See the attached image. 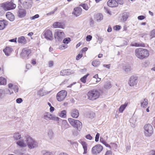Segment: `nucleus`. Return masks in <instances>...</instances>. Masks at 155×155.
I'll return each mask as SVG.
<instances>
[{
  "label": "nucleus",
  "instance_id": "obj_60",
  "mask_svg": "<svg viewBox=\"0 0 155 155\" xmlns=\"http://www.w3.org/2000/svg\"><path fill=\"white\" fill-rule=\"evenodd\" d=\"M16 38L10 39L9 40L11 42H16Z\"/></svg>",
  "mask_w": 155,
  "mask_h": 155
},
{
  "label": "nucleus",
  "instance_id": "obj_24",
  "mask_svg": "<svg viewBox=\"0 0 155 155\" xmlns=\"http://www.w3.org/2000/svg\"><path fill=\"white\" fill-rule=\"evenodd\" d=\"M6 16L7 18L11 21H13L15 19L14 15L10 12H7Z\"/></svg>",
  "mask_w": 155,
  "mask_h": 155
},
{
  "label": "nucleus",
  "instance_id": "obj_18",
  "mask_svg": "<svg viewBox=\"0 0 155 155\" xmlns=\"http://www.w3.org/2000/svg\"><path fill=\"white\" fill-rule=\"evenodd\" d=\"M53 27L54 28H64V25L63 23H61L58 22H56L54 23L53 25Z\"/></svg>",
  "mask_w": 155,
  "mask_h": 155
},
{
  "label": "nucleus",
  "instance_id": "obj_44",
  "mask_svg": "<svg viewBox=\"0 0 155 155\" xmlns=\"http://www.w3.org/2000/svg\"><path fill=\"white\" fill-rule=\"evenodd\" d=\"M111 87V86L110 82H107L104 85V87L106 89L110 88Z\"/></svg>",
  "mask_w": 155,
  "mask_h": 155
},
{
  "label": "nucleus",
  "instance_id": "obj_9",
  "mask_svg": "<svg viewBox=\"0 0 155 155\" xmlns=\"http://www.w3.org/2000/svg\"><path fill=\"white\" fill-rule=\"evenodd\" d=\"M103 149V147L100 144H97L92 148V153L93 154L97 155L100 153L102 151Z\"/></svg>",
  "mask_w": 155,
  "mask_h": 155
},
{
  "label": "nucleus",
  "instance_id": "obj_14",
  "mask_svg": "<svg viewBox=\"0 0 155 155\" xmlns=\"http://www.w3.org/2000/svg\"><path fill=\"white\" fill-rule=\"evenodd\" d=\"M107 4L108 6L111 7H116L118 5V2L115 0H109Z\"/></svg>",
  "mask_w": 155,
  "mask_h": 155
},
{
  "label": "nucleus",
  "instance_id": "obj_42",
  "mask_svg": "<svg viewBox=\"0 0 155 155\" xmlns=\"http://www.w3.org/2000/svg\"><path fill=\"white\" fill-rule=\"evenodd\" d=\"M5 96V91L2 90L0 89V100L3 98Z\"/></svg>",
  "mask_w": 155,
  "mask_h": 155
},
{
  "label": "nucleus",
  "instance_id": "obj_25",
  "mask_svg": "<svg viewBox=\"0 0 155 155\" xmlns=\"http://www.w3.org/2000/svg\"><path fill=\"white\" fill-rule=\"evenodd\" d=\"M6 55L8 56L10 55L11 52L12 51L11 48L9 47H6L3 50Z\"/></svg>",
  "mask_w": 155,
  "mask_h": 155
},
{
  "label": "nucleus",
  "instance_id": "obj_52",
  "mask_svg": "<svg viewBox=\"0 0 155 155\" xmlns=\"http://www.w3.org/2000/svg\"><path fill=\"white\" fill-rule=\"evenodd\" d=\"M92 38V36L91 35H88L86 37V40L87 41H90Z\"/></svg>",
  "mask_w": 155,
  "mask_h": 155
},
{
  "label": "nucleus",
  "instance_id": "obj_8",
  "mask_svg": "<svg viewBox=\"0 0 155 155\" xmlns=\"http://www.w3.org/2000/svg\"><path fill=\"white\" fill-rule=\"evenodd\" d=\"M67 92L64 90H62L59 92L57 95V99L58 101H63L67 96Z\"/></svg>",
  "mask_w": 155,
  "mask_h": 155
},
{
  "label": "nucleus",
  "instance_id": "obj_63",
  "mask_svg": "<svg viewBox=\"0 0 155 155\" xmlns=\"http://www.w3.org/2000/svg\"><path fill=\"white\" fill-rule=\"evenodd\" d=\"M31 67V65L30 64H28L26 65V68L29 69Z\"/></svg>",
  "mask_w": 155,
  "mask_h": 155
},
{
  "label": "nucleus",
  "instance_id": "obj_34",
  "mask_svg": "<svg viewBox=\"0 0 155 155\" xmlns=\"http://www.w3.org/2000/svg\"><path fill=\"white\" fill-rule=\"evenodd\" d=\"M132 46L135 47H144L145 45L144 43H142L140 44H138L135 43H132L130 45Z\"/></svg>",
  "mask_w": 155,
  "mask_h": 155
},
{
  "label": "nucleus",
  "instance_id": "obj_5",
  "mask_svg": "<svg viewBox=\"0 0 155 155\" xmlns=\"http://www.w3.org/2000/svg\"><path fill=\"white\" fill-rule=\"evenodd\" d=\"M144 129L145 135L147 137L151 136L153 133V127L150 124L145 125L144 127Z\"/></svg>",
  "mask_w": 155,
  "mask_h": 155
},
{
  "label": "nucleus",
  "instance_id": "obj_53",
  "mask_svg": "<svg viewBox=\"0 0 155 155\" xmlns=\"http://www.w3.org/2000/svg\"><path fill=\"white\" fill-rule=\"evenodd\" d=\"M99 136L100 134L99 133H97L95 137V141L96 142H97L98 141Z\"/></svg>",
  "mask_w": 155,
  "mask_h": 155
},
{
  "label": "nucleus",
  "instance_id": "obj_1",
  "mask_svg": "<svg viewBox=\"0 0 155 155\" xmlns=\"http://www.w3.org/2000/svg\"><path fill=\"white\" fill-rule=\"evenodd\" d=\"M135 56L140 59L147 58L149 55V51L146 49L139 48L135 50Z\"/></svg>",
  "mask_w": 155,
  "mask_h": 155
},
{
  "label": "nucleus",
  "instance_id": "obj_22",
  "mask_svg": "<svg viewBox=\"0 0 155 155\" xmlns=\"http://www.w3.org/2000/svg\"><path fill=\"white\" fill-rule=\"evenodd\" d=\"M18 42L19 43L25 45L27 41L24 37L21 36L18 38Z\"/></svg>",
  "mask_w": 155,
  "mask_h": 155
},
{
  "label": "nucleus",
  "instance_id": "obj_4",
  "mask_svg": "<svg viewBox=\"0 0 155 155\" xmlns=\"http://www.w3.org/2000/svg\"><path fill=\"white\" fill-rule=\"evenodd\" d=\"M68 120L70 124L78 130L80 131L81 129L82 125L81 122L78 120H74L72 118H69Z\"/></svg>",
  "mask_w": 155,
  "mask_h": 155
},
{
  "label": "nucleus",
  "instance_id": "obj_16",
  "mask_svg": "<svg viewBox=\"0 0 155 155\" xmlns=\"http://www.w3.org/2000/svg\"><path fill=\"white\" fill-rule=\"evenodd\" d=\"M82 8L80 7H77L74 9V12H73L76 17H78L80 15L81 13Z\"/></svg>",
  "mask_w": 155,
  "mask_h": 155
},
{
  "label": "nucleus",
  "instance_id": "obj_27",
  "mask_svg": "<svg viewBox=\"0 0 155 155\" xmlns=\"http://www.w3.org/2000/svg\"><path fill=\"white\" fill-rule=\"evenodd\" d=\"M71 73L68 71V70H63L60 72V75H68L70 74Z\"/></svg>",
  "mask_w": 155,
  "mask_h": 155
},
{
  "label": "nucleus",
  "instance_id": "obj_33",
  "mask_svg": "<svg viewBox=\"0 0 155 155\" xmlns=\"http://www.w3.org/2000/svg\"><path fill=\"white\" fill-rule=\"evenodd\" d=\"M129 121L131 127L134 128L135 127V124L136 121L135 118L133 117L131 118L129 120Z\"/></svg>",
  "mask_w": 155,
  "mask_h": 155
},
{
  "label": "nucleus",
  "instance_id": "obj_31",
  "mask_svg": "<svg viewBox=\"0 0 155 155\" xmlns=\"http://www.w3.org/2000/svg\"><path fill=\"white\" fill-rule=\"evenodd\" d=\"M13 137L15 140H18L21 138V135L19 133H16L14 134Z\"/></svg>",
  "mask_w": 155,
  "mask_h": 155
},
{
  "label": "nucleus",
  "instance_id": "obj_56",
  "mask_svg": "<svg viewBox=\"0 0 155 155\" xmlns=\"http://www.w3.org/2000/svg\"><path fill=\"white\" fill-rule=\"evenodd\" d=\"M145 17L143 15H140L137 18L138 20H142L145 18Z\"/></svg>",
  "mask_w": 155,
  "mask_h": 155
},
{
  "label": "nucleus",
  "instance_id": "obj_13",
  "mask_svg": "<svg viewBox=\"0 0 155 155\" xmlns=\"http://www.w3.org/2000/svg\"><path fill=\"white\" fill-rule=\"evenodd\" d=\"M33 4L32 0H26L23 3V6L25 8H29L31 7Z\"/></svg>",
  "mask_w": 155,
  "mask_h": 155
},
{
  "label": "nucleus",
  "instance_id": "obj_36",
  "mask_svg": "<svg viewBox=\"0 0 155 155\" xmlns=\"http://www.w3.org/2000/svg\"><path fill=\"white\" fill-rule=\"evenodd\" d=\"M6 84V80L5 78L1 77H0V84L5 85Z\"/></svg>",
  "mask_w": 155,
  "mask_h": 155
},
{
  "label": "nucleus",
  "instance_id": "obj_55",
  "mask_svg": "<svg viewBox=\"0 0 155 155\" xmlns=\"http://www.w3.org/2000/svg\"><path fill=\"white\" fill-rule=\"evenodd\" d=\"M22 101V99L21 98H18L16 100V102L18 103H20Z\"/></svg>",
  "mask_w": 155,
  "mask_h": 155
},
{
  "label": "nucleus",
  "instance_id": "obj_29",
  "mask_svg": "<svg viewBox=\"0 0 155 155\" xmlns=\"http://www.w3.org/2000/svg\"><path fill=\"white\" fill-rule=\"evenodd\" d=\"M127 103H125L124 104L121 105L119 108V111L120 113H122L126 107L127 106Z\"/></svg>",
  "mask_w": 155,
  "mask_h": 155
},
{
  "label": "nucleus",
  "instance_id": "obj_43",
  "mask_svg": "<svg viewBox=\"0 0 155 155\" xmlns=\"http://www.w3.org/2000/svg\"><path fill=\"white\" fill-rule=\"evenodd\" d=\"M62 126L63 127H64V129H67V128H68L69 125L65 120H64L63 121Z\"/></svg>",
  "mask_w": 155,
  "mask_h": 155
},
{
  "label": "nucleus",
  "instance_id": "obj_40",
  "mask_svg": "<svg viewBox=\"0 0 155 155\" xmlns=\"http://www.w3.org/2000/svg\"><path fill=\"white\" fill-rule=\"evenodd\" d=\"M48 135L50 139H51L53 137V133L51 130H48Z\"/></svg>",
  "mask_w": 155,
  "mask_h": 155
},
{
  "label": "nucleus",
  "instance_id": "obj_38",
  "mask_svg": "<svg viewBox=\"0 0 155 155\" xmlns=\"http://www.w3.org/2000/svg\"><path fill=\"white\" fill-rule=\"evenodd\" d=\"M66 111L65 110H63L61 111L60 113H59V116L62 117H65L66 115Z\"/></svg>",
  "mask_w": 155,
  "mask_h": 155
},
{
  "label": "nucleus",
  "instance_id": "obj_47",
  "mask_svg": "<svg viewBox=\"0 0 155 155\" xmlns=\"http://www.w3.org/2000/svg\"><path fill=\"white\" fill-rule=\"evenodd\" d=\"M71 41V39L69 38H64L63 40V43L64 44H68Z\"/></svg>",
  "mask_w": 155,
  "mask_h": 155
},
{
  "label": "nucleus",
  "instance_id": "obj_58",
  "mask_svg": "<svg viewBox=\"0 0 155 155\" xmlns=\"http://www.w3.org/2000/svg\"><path fill=\"white\" fill-rule=\"evenodd\" d=\"M82 56V54H79L76 57V59L77 60H79L81 58Z\"/></svg>",
  "mask_w": 155,
  "mask_h": 155
},
{
  "label": "nucleus",
  "instance_id": "obj_49",
  "mask_svg": "<svg viewBox=\"0 0 155 155\" xmlns=\"http://www.w3.org/2000/svg\"><path fill=\"white\" fill-rule=\"evenodd\" d=\"M151 38L155 37V29L152 30L150 32Z\"/></svg>",
  "mask_w": 155,
  "mask_h": 155
},
{
  "label": "nucleus",
  "instance_id": "obj_15",
  "mask_svg": "<svg viewBox=\"0 0 155 155\" xmlns=\"http://www.w3.org/2000/svg\"><path fill=\"white\" fill-rule=\"evenodd\" d=\"M31 53V51L30 49L27 48H24L21 53V56L23 57H27Z\"/></svg>",
  "mask_w": 155,
  "mask_h": 155
},
{
  "label": "nucleus",
  "instance_id": "obj_61",
  "mask_svg": "<svg viewBox=\"0 0 155 155\" xmlns=\"http://www.w3.org/2000/svg\"><path fill=\"white\" fill-rule=\"evenodd\" d=\"M100 141L103 144H104L106 142L105 141H104L103 138H102L101 137L100 138Z\"/></svg>",
  "mask_w": 155,
  "mask_h": 155
},
{
  "label": "nucleus",
  "instance_id": "obj_64",
  "mask_svg": "<svg viewBox=\"0 0 155 155\" xmlns=\"http://www.w3.org/2000/svg\"><path fill=\"white\" fill-rule=\"evenodd\" d=\"M53 61H50L49 62V67H51L53 66Z\"/></svg>",
  "mask_w": 155,
  "mask_h": 155
},
{
  "label": "nucleus",
  "instance_id": "obj_23",
  "mask_svg": "<svg viewBox=\"0 0 155 155\" xmlns=\"http://www.w3.org/2000/svg\"><path fill=\"white\" fill-rule=\"evenodd\" d=\"M16 144L21 147H24L27 146V144L22 140L18 141L16 142Z\"/></svg>",
  "mask_w": 155,
  "mask_h": 155
},
{
  "label": "nucleus",
  "instance_id": "obj_59",
  "mask_svg": "<svg viewBox=\"0 0 155 155\" xmlns=\"http://www.w3.org/2000/svg\"><path fill=\"white\" fill-rule=\"evenodd\" d=\"M112 154V152L110 150H107L106 153L105 155H111Z\"/></svg>",
  "mask_w": 155,
  "mask_h": 155
},
{
  "label": "nucleus",
  "instance_id": "obj_21",
  "mask_svg": "<svg viewBox=\"0 0 155 155\" xmlns=\"http://www.w3.org/2000/svg\"><path fill=\"white\" fill-rule=\"evenodd\" d=\"M26 15L25 10L24 9L19 8L18 12V16L20 18H23Z\"/></svg>",
  "mask_w": 155,
  "mask_h": 155
},
{
  "label": "nucleus",
  "instance_id": "obj_37",
  "mask_svg": "<svg viewBox=\"0 0 155 155\" xmlns=\"http://www.w3.org/2000/svg\"><path fill=\"white\" fill-rule=\"evenodd\" d=\"M14 86L11 83H10L8 84V87L10 89L9 90H7V93H8L9 92L10 93V94H11L13 93V91H12L11 92V90L13 88V87H14Z\"/></svg>",
  "mask_w": 155,
  "mask_h": 155
},
{
  "label": "nucleus",
  "instance_id": "obj_46",
  "mask_svg": "<svg viewBox=\"0 0 155 155\" xmlns=\"http://www.w3.org/2000/svg\"><path fill=\"white\" fill-rule=\"evenodd\" d=\"M5 11H6L5 10L1 5L0 7V15H3L5 13Z\"/></svg>",
  "mask_w": 155,
  "mask_h": 155
},
{
  "label": "nucleus",
  "instance_id": "obj_54",
  "mask_svg": "<svg viewBox=\"0 0 155 155\" xmlns=\"http://www.w3.org/2000/svg\"><path fill=\"white\" fill-rule=\"evenodd\" d=\"M120 28H121V26L119 25H116V26H115L114 28V29L115 30H116V31L119 30Z\"/></svg>",
  "mask_w": 155,
  "mask_h": 155
},
{
  "label": "nucleus",
  "instance_id": "obj_12",
  "mask_svg": "<svg viewBox=\"0 0 155 155\" xmlns=\"http://www.w3.org/2000/svg\"><path fill=\"white\" fill-rule=\"evenodd\" d=\"M137 83V78L134 76H132L129 82V85L131 86H133L136 85Z\"/></svg>",
  "mask_w": 155,
  "mask_h": 155
},
{
  "label": "nucleus",
  "instance_id": "obj_2",
  "mask_svg": "<svg viewBox=\"0 0 155 155\" xmlns=\"http://www.w3.org/2000/svg\"><path fill=\"white\" fill-rule=\"evenodd\" d=\"M100 95V93L97 90L93 89L89 91L87 93V98L91 100H94L98 98Z\"/></svg>",
  "mask_w": 155,
  "mask_h": 155
},
{
  "label": "nucleus",
  "instance_id": "obj_20",
  "mask_svg": "<svg viewBox=\"0 0 155 155\" xmlns=\"http://www.w3.org/2000/svg\"><path fill=\"white\" fill-rule=\"evenodd\" d=\"M129 13L127 12H124L122 14L121 21L123 22L126 21L129 16Z\"/></svg>",
  "mask_w": 155,
  "mask_h": 155
},
{
  "label": "nucleus",
  "instance_id": "obj_26",
  "mask_svg": "<svg viewBox=\"0 0 155 155\" xmlns=\"http://www.w3.org/2000/svg\"><path fill=\"white\" fill-rule=\"evenodd\" d=\"M148 103V101L147 99H144L141 100L140 102L141 106L143 107H145L147 106Z\"/></svg>",
  "mask_w": 155,
  "mask_h": 155
},
{
  "label": "nucleus",
  "instance_id": "obj_28",
  "mask_svg": "<svg viewBox=\"0 0 155 155\" xmlns=\"http://www.w3.org/2000/svg\"><path fill=\"white\" fill-rule=\"evenodd\" d=\"M81 144L83 146V149L84 150V152L83 153L84 154H86L87 153V144L86 142L84 141H82L81 143Z\"/></svg>",
  "mask_w": 155,
  "mask_h": 155
},
{
  "label": "nucleus",
  "instance_id": "obj_7",
  "mask_svg": "<svg viewBox=\"0 0 155 155\" xmlns=\"http://www.w3.org/2000/svg\"><path fill=\"white\" fill-rule=\"evenodd\" d=\"M1 6L6 11L14 9L16 7L15 4H14L12 1L2 3L1 4Z\"/></svg>",
  "mask_w": 155,
  "mask_h": 155
},
{
  "label": "nucleus",
  "instance_id": "obj_3",
  "mask_svg": "<svg viewBox=\"0 0 155 155\" xmlns=\"http://www.w3.org/2000/svg\"><path fill=\"white\" fill-rule=\"evenodd\" d=\"M27 146L30 149H33L38 147V143L34 139L31 137H27L26 140Z\"/></svg>",
  "mask_w": 155,
  "mask_h": 155
},
{
  "label": "nucleus",
  "instance_id": "obj_17",
  "mask_svg": "<svg viewBox=\"0 0 155 155\" xmlns=\"http://www.w3.org/2000/svg\"><path fill=\"white\" fill-rule=\"evenodd\" d=\"M71 115L74 118H77L79 115L78 110L75 109H73L71 111Z\"/></svg>",
  "mask_w": 155,
  "mask_h": 155
},
{
  "label": "nucleus",
  "instance_id": "obj_32",
  "mask_svg": "<svg viewBox=\"0 0 155 155\" xmlns=\"http://www.w3.org/2000/svg\"><path fill=\"white\" fill-rule=\"evenodd\" d=\"M48 93L45 92V91H43V89H40L38 92V94L41 96H43L46 95Z\"/></svg>",
  "mask_w": 155,
  "mask_h": 155
},
{
  "label": "nucleus",
  "instance_id": "obj_30",
  "mask_svg": "<svg viewBox=\"0 0 155 155\" xmlns=\"http://www.w3.org/2000/svg\"><path fill=\"white\" fill-rule=\"evenodd\" d=\"M41 153L43 155H54V153L45 150H43Z\"/></svg>",
  "mask_w": 155,
  "mask_h": 155
},
{
  "label": "nucleus",
  "instance_id": "obj_45",
  "mask_svg": "<svg viewBox=\"0 0 155 155\" xmlns=\"http://www.w3.org/2000/svg\"><path fill=\"white\" fill-rule=\"evenodd\" d=\"M131 68L130 66H126L124 68V69L125 72L127 73L130 72L131 70Z\"/></svg>",
  "mask_w": 155,
  "mask_h": 155
},
{
  "label": "nucleus",
  "instance_id": "obj_11",
  "mask_svg": "<svg viewBox=\"0 0 155 155\" xmlns=\"http://www.w3.org/2000/svg\"><path fill=\"white\" fill-rule=\"evenodd\" d=\"M44 35L45 38L47 40H51L53 39L52 33L49 30H47L45 31Z\"/></svg>",
  "mask_w": 155,
  "mask_h": 155
},
{
  "label": "nucleus",
  "instance_id": "obj_35",
  "mask_svg": "<svg viewBox=\"0 0 155 155\" xmlns=\"http://www.w3.org/2000/svg\"><path fill=\"white\" fill-rule=\"evenodd\" d=\"M95 18L97 21H100L103 19V16L101 14L98 13L96 15Z\"/></svg>",
  "mask_w": 155,
  "mask_h": 155
},
{
  "label": "nucleus",
  "instance_id": "obj_62",
  "mask_svg": "<svg viewBox=\"0 0 155 155\" xmlns=\"http://www.w3.org/2000/svg\"><path fill=\"white\" fill-rule=\"evenodd\" d=\"M103 67L106 68L108 69L110 68V64H104Z\"/></svg>",
  "mask_w": 155,
  "mask_h": 155
},
{
  "label": "nucleus",
  "instance_id": "obj_6",
  "mask_svg": "<svg viewBox=\"0 0 155 155\" xmlns=\"http://www.w3.org/2000/svg\"><path fill=\"white\" fill-rule=\"evenodd\" d=\"M54 36L56 41H61L64 37V32L60 30H57L55 31Z\"/></svg>",
  "mask_w": 155,
  "mask_h": 155
},
{
  "label": "nucleus",
  "instance_id": "obj_19",
  "mask_svg": "<svg viewBox=\"0 0 155 155\" xmlns=\"http://www.w3.org/2000/svg\"><path fill=\"white\" fill-rule=\"evenodd\" d=\"M8 24V21L6 20H0V30L3 29Z\"/></svg>",
  "mask_w": 155,
  "mask_h": 155
},
{
  "label": "nucleus",
  "instance_id": "obj_41",
  "mask_svg": "<svg viewBox=\"0 0 155 155\" xmlns=\"http://www.w3.org/2000/svg\"><path fill=\"white\" fill-rule=\"evenodd\" d=\"M100 61L96 60L93 61L92 63V65L94 67L99 66L100 64Z\"/></svg>",
  "mask_w": 155,
  "mask_h": 155
},
{
  "label": "nucleus",
  "instance_id": "obj_10",
  "mask_svg": "<svg viewBox=\"0 0 155 155\" xmlns=\"http://www.w3.org/2000/svg\"><path fill=\"white\" fill-rule=\"evenodd\" d=\"M44 118L46 120H51L56 121H59L60 119L58 117H55L49 112H46L44 114Z\"/></svg>",
  "mask_w": 155,
  "mask_h": 155
},
{
  "label": "nucleus",
  "instance_id": "obj_48",
  "mask_svg": "<svg viewBox=\"0 0 155 155\" xmlns=\"http://www.w3.org/2000/svg\"><path fill=\"white\" fill-rule=\"evenodd\" d=\"M83 8L85 9L86 10H87L88 9V5L87 4H81L80 5Z\"/></svg>",
  "mask_w": 155,
  "mask_h": 155
},
{
  "label": "nucleus",
  "instance_id": "obj_39",
  "mask_svg": "<svg viewBox=\"0 0 155 155\" xmlns=\"http://www.w3.org/2000/svg\"><path fill=\"white\" fill-rule=\"evenodd\" d=\"M89 74H87L83 77L81 78V81L83 83H85L86 82V80L87 77L89 75Z\"/></svg>",
  "mask_w": 155,
  "mask_h": 155
},
{
  "label": "nucleus",
  "instance_id": "obj_51",
  "mask_svg": "<svg viewBox=\"0 0 155 155\" xmlns=\"http://www.w3.org/2000/svg\"><path fill=\"white\" fill-rule=\"evenodd\" d=\"M13 89H14V91L16 93L17 92H18V86L16 85H14V87H13Z\"/></svg>",
  "mask_w": 155,
  "mask_h": 155
},
{
  "label": "nucleus",
  "instance_id": "obj_57",
  "mask_svg": "<svg viewBox=\"0 0 155 155\" xmlns=\"http://www.w3.org/2000/svg\"><path fill=\"white\" fill-rule=\"evenodd\" d=\"M86 138L87 139H89V140H91L92 139V137H91V136L90 134L87 135L86 136Z\"/></svg>",
  "mask_w": 155,
  "mask_h": 155
},
{
  "label": "nucleus",
  "instance_id": "obj_50",
  "mask_svg": "<svg viewBox=\"0 0 155 155\" xmlns=\"http://www.w3.org/2000/svg\"><path fill=\"white\" fill-rule=\"evenodd\" d=\"M39 17V15L38 14H36L34 16L30 17V19L31 20H35V19L38 18Z\"/></svg>",
  "mask_w": 155,
  "mask_h": 155
}]
</instances>
